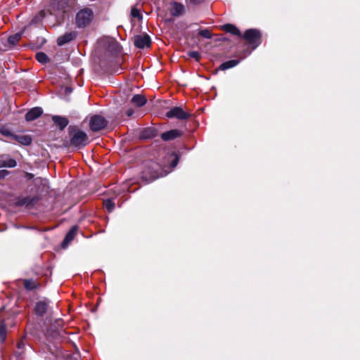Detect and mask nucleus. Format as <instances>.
Wrapping results in <instances>:
<instances>
[{"instance_id": "1", "label": "nucleus", "mask_w": 360, "mask_h": 360, "mask_svg": "<svg viewBox=\"0 0 360 360\" xmlns=\"http://www.w3.org/2000/svg\"><path fill=\"white\" fill-rule=\"evenodd\" d=\"M68 131L70 140L66 146L80 149L89 143V137L86 133L80 130L77 126L70 125Z\"/></svg>"}, {"instance_id": "2", "label": "nucleus", "mask_w": 360, "mask_h": 360, "mask_svg": "<svg viewBox=\"0 0 360 360\" xmlns=\"http://www.w3.org/2000/svg\"><path fill=\"white\" fill-rule=\"evenodd\" d=\"M163 175L162 165L155 161L150 160L145 165L142 172V177L146 181H153Z\"/></svg>"}, {"instance_id": "3", "label": "nucleus", "mask_w": 360, "mask_h": 360, "mask_svg": "<svg viewBox=\"0 0 360 360\" xmlns=\"http://www.w3.org/2000/svg\"><path fill=\"white\" fill-rule=\"evenodd\" d=\"M241 38L246 41L252 50L257 49L262 42V34L260 30L255 28L246 30Z\"/></svg>"}, {"instance_id": "4", "label": "nucleus", "mask_w": 360, "mask_h": 360, "mask_svg": "<svg viewBox=\"0 0 360 360\" xmlns=\"http://www.w3.org/2000/svg\"><path fill=\"white\" fill-rule=\"evenodd\" d=\"M93 19V11L89 8H84L76 14L75 24L78 28H84L91 24Z\"/></svg>"}, {"instance_id": "5", "label": "nucleus", "mask_w": 360, "mask_h": 360, "mask_svg": "<svg viewBox=\"0 0 360 360\" xmlns=\"http://www.w3.org/2000/svg\"><path fill=\"white\" fill-rule=\"evenodd\" d=\"M108 125L106 119L100 115H94L89 120V128L94 132L105 129Z\"/></svg>"}, {"instance_id": "6", "label": "nucleus", "mask_w": 360, "mask_h": 360, "mask_svg": "<svg viewBox=\"0 0 360 360\" xmlns=\"http://www.w3.org/2000/svg\"><path fill=\"white\" fill-rule=\"evenodd\" d=\"M192 115L189 112H185L181 107H173L166 112V117L168 118H176L178 120H184L190 118Z\"/></svg>"}, {"instance_id": "7", "label": "nucleus", "mask_w": 360, "mask_h": 360, "mask_svg": "<svg viewBox=\"0 0 360 360\" xmlns=\"http://www.w3.org/2000/svg\"><path fill=\"white\" fill-rule=\"evenodd\" d=\"M134 44L136 48L140 49L149 48L151 46V39L146 33L135 35L134 37Z\"/></svg>"}, {"instance_id": "8", "label": "nucleus", "mask_w": 360, "mask_h": 360, "mask_svg": "<svg viewBox=\"0 0 360 360\" xmlns=\"http://www.w3.org/2000/svg\"><path fill=\"white\" fill-rule=\"evenodd\" d=\"M49 302L46 299L37 302L34 308L35 315L39 317L44 316L49 309Z\"/></svg>"}, {"instance_id": "9", "label": "nucleus", "mask_w": 360, "mask_h": 360, "mask_svg": "<svg viewBox=\"0 0 360 360\" xmlns=\"http://www.w3.org/2000/svg\"><path fill=\"white\" fill-rule=\"evenodd\" d=\"M184 134L182 130L174 129L162 133L160 137L164 141H169L182 136Z\"/></svg>"}, {"instance_id": "10", "label": "nucleus", "mask_w": 360, "mask_h": 360, "mask_svg": "<svg viewBox=\"0 0 360 360\" xmlns=\"http://www.w3.org/2000/svg\"><path fill=\"white\" fill-rule=\"evenodd\" d=\"M77 36V33L75 31L66 32L64 34L60 36L57 39V44L58 46H63V45L73 41L74 39H75Z\"/></svg>"}, {"instance_id": "11", "label": "nucleus", "mask_w": 360, "mask_h": 360, "mask_svg": "<svg viewBox=\"0 0 360 360\" xmlns=\"http://www.w3.org/2000/svg\"><path fill=\"white\" fill-rule=\"evenodd\" d=\"M68 5V0H51L50 9L53 11L65 13V8Z\"/></svg>"}, {"instance_id": "12", "label": "nucleus", "mask_w": 360, "mask_h": 360, "mask_svg": "<svg viewBox=\"0 0 360 360\" xmlns=\"http://www.w3.org/2000/svg\"><path fill=\"white\" fill-rule=\"evenodd\" d=\"M77 231L78 226H73L67 233L61 244V246L63 249L66 248L69 245L70 242L75 238V237L77 235Z\"/></svg>"}, {"instance_id": "13", "label": "nucleus", "mask_w": 360, "mask_h": 360, "mask_svg": "<svg viewBox=\"0 0 360 360\" xmlns=\"http://www.w3.org/2000/svg\"><path fill=\"white\" fill-rule=\"evenodd\" d=\"M42 114L43 110L41 107H34L25 114V118L27 122H31L39 118Z\"/></svg>"}, {"instance_id": "14", "label": "nucleus", "mask_w": 360, "mask_h": 360, "mask_svg": "<svg viewBox=\"0 0 360 360\" xmlns=\"http://www.w3.org/2000/svg\"><path fill=\"white\" fill-rule=\"evenodd\" d=\"M26 339V336L24 335L18 342L16 345V350L14 352V355L15 356L17 360H22L24 357V354L25 351V340Z\"/></svg>"}, {"instance_id": "15", "label": "nucleus", "mask_w": 360, "mask_h": 360, "mask_svg": "<svg viewBox=\"0 0 360 360\" xmlns=\"http://www.w3.org/2000/svg\"><path fill=\"white\" fill-rule=\"evenodd\" d=\"M17 166V162L15 159L11 158L9 155H2L0 156V168L8 167L14 168Z\"/></svg>"}, {"instance_id": "16", "label": "nucleus", "mask_w": 360, "mask_h": 360, "mask_svg": "<svg viewBox=\"0 0 360 360\" xmlns=\"http://www.w3.org/2000/svg\"><path fill=\"white\" fill-rule=\"evenodd\" d=\"M39 196H27V197H25V198H20L19 199L17 202H16V205L17 206H26V207H29V206H32L34 205H35L39 200Z\"/></svg>"}, {"instance_id": "17", "label": "nucleus", "mask_w": 360, "mask_h": 360, "mask_svg": "<svg viewBox=\"0 0 360 360\" xmlns=\"http://www.w3.org/2000/svg\"><path fill=\"white\" fill-rule=\"evenodd\" d=\"M184 6L182 4L176 1H172L171 3L169 12L172 16L178 17L184 13Z\"/></svg>"}, {"instance_id": "18", "label": "nucleus", "mask_w": 360, "mask_h": 360, "mask_svg": "<svg viewBox=\"0 0 360 360\" xmlns=\"http://www.w3.org/2000/svg\"><path fill=\"white\" fill-rule=\"evenodd\" d=\"M51 119L60 131H63L69 124V120L60 115H53Z\"/></svg>"}, {"instance_id": "19", "label": "nucleus", "mask_w": 360, "mask_h": 360, "mask_svg": "<svg viewBox=\"0 0 360 360\" xmlns=\"http://www.w3.org/2000/svg\"><path fill=\"white\" fill-rule=\"evenodd\" d=\"M158 135V131L154 127H147L142 130L140 137L142 139H151Z\"/></svg>"}, {"instance_id": "20", "label": "nucleus", "mask_w": 360, "mask_h": 360, "mask_svg": "<svg viewBox=\"0 0 360 360\" xmlns=\"http://www.w3.org/2000/svg\"><path fill=\"white\" fill-rule=\"evenodd\" d=\"M12 139L25 146L31 145L32 142V139L30 135H18L13 134Z\"/></svg>"}, {"instance_id": "21", "label": "nucleus", "mask_w": 360, "mask_h": 360, "mask_svg": "<svg viewBox=\"0 0 360 360\" xmlns=\"http://www.w3.org/2000/svg\"><path fill=\"white\" fill-rule=\"evenodd\" d=\"M221 30L227 33H230L233 35H236L240 38H241V37H242V34H241L240 31L239 30V29L233 24H230V23L225 24L221 27Z\"/></svg>"}, {"instance_id": "22", "label": "nucleus", "mask_w": 360, "mask_h": 360, "mask_svg": "<svg viewBox=\"0 0 360 360\" xmlns=\"http://www.w3.org/2000/svg\"><path fill=\"white\" fill-rule=\"evenodd\" d=\"M24 288L27 291H32L37 288H39L41 286V283L33 279H23L22 280Z\"/></svg>"}, {"instance_id": "23", "label": "nucleus", "mask_w": 360, "mask_h": 360, "mask_svg": "<svg viewBox=\"0 0 360 360\" xmlns=\"http://www.w3.org/2000/svg\"><path fill=\"white\" fill-rule=\"evenodd\" d=\"M131 102L137 107H142L146 103L147 99L143 95L135 94L132 97Z\"/></svg>"}, {"instance_id": "24", "label": "nucleus", "mask_w": 360, "mask_h": 360, "mask_svg": "<svg viewBox=\"0 0 360 360\" xmlns=\"http://www.w3.org/2000/svg\"><path fill=\"white\" fill-rule=\"evenodd\" d=\"M23 32L24 30H21L14 34L10 35L7 39L8 44L12 46L16 45L18 43V41L21 39Z\"/></svg>"}, {"instance_id": "25", "label": "nucleus", "mask_w": 360, "mask_h": 360, "mask_svg": "<svg viewBox=\"0 0 360 360\" xmlns=\"http://www.w3.org/2000/svg\"><path fill=\"white\" fill-rule=\"evenodd\" d=\"M240 63V60L238 59H233V60H228V61H226V62H224L223 63H221L218 70H228V69H230V68H232L235 66H236L237 65H238Z\"/></svg>"}, {"instance_id": "26", "label": "nucleus", "mask_w": 360, "mask_h": 360, "mask_svg": "<svg viewBox=\"0 0 360 360\" xmlns=\"http://www.w3.org/2000/svg\"><path fill=\"white\" fill-rule=\"evenodd\" d=\"M7 336V324L5 319L0 321V342L1 344L4 343Z\"/></svg>"}, {"instance_id": "27", "label": "nucleus", "mask_w": 360, "mask_h": 360, "mask_svg": "<svg viewBox=\"0 0 360 360\" xmlns=\"http://www.w3.org/2000/svg\"><path fill=\"white\" fill-rule=\"evenodd\" d=\"M46 16V13L44 11H39L37 15H35L30 21V25H38Z\"/></svg>"}, {"instance_id": "28", "label": "nucleus", "mask_w": 360, "mask_h": 360, "mask_svg": "<svg viewBox=\"0 0 360 360\" xmlns=\"http://www.w3.org/2000/svg\"><path fill=\"white\" fill-rule=\"evenodd\" d=\"M103 205H104L105 209L109 213L112 212L114 211L115 208V203L110 198H108L106 200H103Z\"/></svg>"}, {"instance_id": "29", "label": "nucleus", "mask_w": 360, "mask_h": 360, "mask_svg": "<svg viewBox=\"0 0 360 360\" xmlns=\"http://www.w3.org/2000/svg\"><path fill=\"white\" fill-rule=\"evenodd\" d=\"M35 58L41 64H46L50 61L49 56L44 52L37 53Z\"/></svg>"}, {"instance_id": "30", "label": "nucleus", "mask_w": 360, "mask_h": 360, "mask_svg": "<svg viewBox=\"0 0 360 360\" xmlns=\"http://www.w3.org/2000/svg\"><path fill=\"white\" fill-rule=\"evenodd\" d=\"M46 42L44 37H38L37 41L30 43V46L33 49H39Z\"/></svg>"}, {"instance_id": "31", "label": "nucleus", "mask_w": 360, "mask_h": 360, "mask_svg": "<svg viewBox=\"0 0 360 360\" xmlns=\"http://www.w3.org/2000/svg\"><path fill=\"white\" fill-rule=\"evenodd\" d=\"M0 133L2 135H4L5 136L11 137V139L13 135V133H12L11 131L9 128L6 125L2 124H0Z\"/></svg>"}, {"instance_id": "32", "label": "nucleus", "mask_w": 360, "mask_h": 360, "mask_svg": "<svg viewBox=\"0 0 360 360\" xmlns=\"http://www.w3.org/2000/svg\"><path fill=\"white\" fill-rule=\"evenodd\" d=\"M131 16L134 18H137L139 20H142L143 15L139 9L136 7H132L131 10Z\"/></svg>"}, {"instance_id": "33", "label": "nucleus", "mask_w": 360, "mask_h": 360, "mask_svg": "<svg viewBox=\"0 0 360 360\" xmlns=\"http://www.w3.org/2000/svg\"><path fill=\"white\" fill-rule=\"evenodd\" d=\"M171 157H173V160L170 162V167L174 168L179 163L180 155L175 152L171 153Z\"/></svg>"}, {"instance_id": "34", "label": "nucleus", "mask_w": 360, "mask_h": 360, "mask_svg": "<svg viewBox=\"0 0 360 360\" xmlns=\"http://www.w3.org/2000/svg\"><path fill=\"white\" fill-rule=\"evenodd\" d=\"M199 35L205 39H211L212 33L208 29L201 30L198 32Z\"/></svg>"}, {"instance_id": "35", "label": "nucleus", "mask_w": 360, "mask_h": 360, "mask_svg": "<svg viewBox=\"0 0 360 360\" xmlns=\"http://www.w3.org/2000/svg\"><path fill=\"white\" fill-rule=\"evenodd\" d=\"M188 56L190 58H194L196 61H200L201 58V55L198 51H191L188 52Z\"/></svg>"}, {"instance_id": "36", "label": "nucleus", "mask_w": 360, "mask_h": 360, "mask_svg": "<svg viewBox=\"0 0 360 360\" xmlns=\"http://www.w3.org/2000/svg\"><path fill=\"white\" fill-rule=\"evenodd\" d=\"M189 5L196 6L202 4L205 0H187Z\"/></svg>"}, {"instance_id": "37", "label": "nucleus", "mask_w": 360, "mask_h": 360, "mask_svg": "<svg viewBox=\"0 0 360 360\" xmlns=\"http://www.w3.org/2000/svg\"><path fill=\"white\" fill-rule=\"evenodd\" d=\"M9 174H10V172L8 170L1 169L0 170V179H5Z\"/></svg>"}, {"instance_id": "38", "label": "nucleus", "mask_w": 360, "mask_h": 360, "mask_svg": "<svg viewBox=\"0 0 360 360\" xmlns=\"http://www.w3.org/2000/svg\"><path fill=\"white\" fill-rule=\"evenodd\" d=\"M110 46H112V49L115 51H119L120 45L117 41H112Z\"/></svg>"}, {"instance_id": "39", "label": "nucleus", "mask_w": 360, "mask_h": 360, "mask_svg": "<svg viewBox=\"0 0 360 360\" xmlns=\"http://www.w3.org/2000/svg\"><path fill=\"white\" fill-rule=\"evenodd\" d=\"M34 183L36 187L39 186L43 183V179L41 177H37V178L34 179Z\"/></svg>"}, {"instance_id": "40", "label": "nucleus", "mask_w": 360, "mask_h": 360, "mask_svg": "<svg viewBox=\"0 0 360 360\" xmlns=\"http://www.w3.org/2000/svg\"><path fill=\"white\" fill-rule=\"evenodd\" d=\"M134 110L132 108H129L126 110L125 114L128 117H130L134 114Z\"/></svg>"}, {"instance_id": "41", "label": "nucleus", "mask_w": 360, "mask_h": 360, "mask_svg": "<svg viewBox=\"0 0 360 360\" xmlns=\"http://www.w3.org/2000/svg\"><path fill=\"white\" fill-rule=\"evenodd\" d=\"M25 177L28 180H31L34 177V175L30 172H25Z\"/></svg>"}, {"instance_id": "42", "label": "nucleus", "mask_w": 360, "mask_h": 360, "mask_svg": "<svg viewBox=\"0 0 360 360\" xmlns=\"http://www.w3.org/2000/svg\"><path fill=\"white\" fill-rule=\"evenodd\" d=\"M72 91V89L71 87H69V86H66L65 89V92L66 94H70L71 92Z\"/></svg>"}]
</instances>
